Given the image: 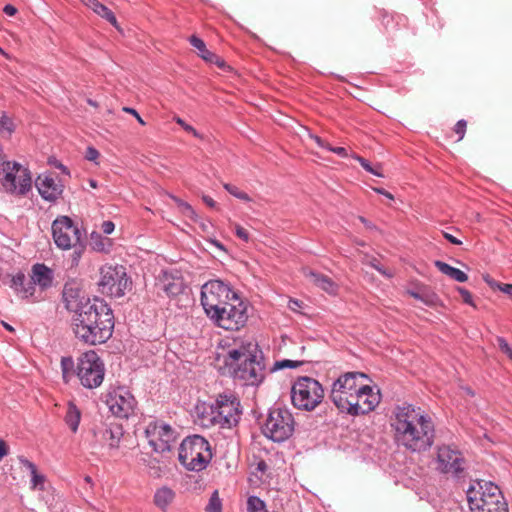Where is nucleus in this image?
<instances>
[{"label":"nucleus","instance_id":"obj_16","mask_svg":"<svg viewBox=\"0 0 512 512\" xmlns=\"http://www.w3.org/2000/svg\"><path fill=\"white\" fill-rule=\"evenodd\" d=\"M145 436L152 449L160 453L170 451L177 438L176 431L161 420L149 422L145 428Z\"/></svg>","mask_w":512,"mask_h":512},{"label":"nucleus","instance_id":"obj_34","mask_svg":"<svg viewBox=\"0 0 512 512\" xmlns=\"http://www.w3.org/2000/svg\"><path fill=\"white\" fill-rule=\"evenodd\" d=\"M74 367H75V365H74V360L72 359V357H62L61 369H62L63 378L66 382H68L70 377L73 375Z\"/></svg>","mask_w":512,"mask_h":512},{"label":"nucleus","instance_id":"obj_28","mask_svg":"<svg viewBox=\"0 0 512 512\" xmlns=\"http://www.w3.org/2000/svg\"><path fill=\"white\" fill-rule=\"evenodd\" d=\"M123 436L122 427L118 424H110L102 434L103 441L110 447H118L119 441Z\"/></svg>","mask_w":512,"mask_h":512},{"label":"nucleus","instance_id":"obj_42","mask_svg":"<svg viewBox=\"0 0 512 512\" xmlns=\"http://www.w3.org/2000/svg\"><path fill=\"white\" fill-rule=\"evenodd\" d=\"M174 200L177 203V205L180 208V211L182 212L183 215H185L186 217H189L190 219H195L196 214L190 204H188L187 202H184L183 200L178 199V198H174Z\"/></svg>","mask_w":512,"mask_h":512},{"label":"nucleus","instance_id":"obj_27","mask_svg":"<svg viewBox=\"0 0 512 512\" xmlns=\"http://www.w3.org/2000/svg\"><path fill=\"white\" fill-rule=\"evenodd\" d=\"M434 265L437 267V269L441 273H443L444 275H447L448 277H450L451 279H453L457 282L463 283L468 280V276L465 272L461 271L458 268L452 267L443 261L436 260L434 262Z\"/></svg>","mask_w":512,"mask_h":512},{"label":"nucleus","instance_id":"obj_1","mask_svg":"<svg viewBox=\"0 0 512 512\" xmlns=\"http://www.w3.org/2000/svg\"><path fill=\"white\" fill-rule=\"evenodd\" d=\"M62 298L65 308L71 313V327L77 339L96 345L112 336L114 316L103 300L87 297L75 281L64 285Z\"/></svg>","mask_w":512,"mask_h":512},{"label":"nucleus","instance_id":"obj_63","mask_svg":"<svg viewBox=\"0 0 512 512\" xmlns=\"http://www.w3.org/2000/svg\"><path fill=\"white\" fill-rule=\"evenodd\" d=\"M498 287L504 293H508V294L512 293V284L498 285Z\"/></svg>","mask_w":512,"mask_h":512},{"label":"nucleus","instance_id":"obj_50","mask_svg":"<svg viewBox=\"0 0 512 512\" xmlns=\"http://www.w3.org/2000/svg\"><path fill=\"white\" fill-rule=\"evenodd\" d=\"M114 229L115 224L110 220L104 221L101 225V230L106 235L111 234L114 231Z\"/></svg>","mask_w":512,"mask_h":512},{"label":"nucleus","instance_id":"obj_5","mask_svg":"<svg viewBox=\"0 0 512 512\" xmlns=\"http://www.w3.org/2000/svg\"><path fill=\"white\" fill-rule=\"evenodd\" d=\"M240 416V401L233 393L219 394L209 410L203 412L204 421L228 429L238 424Z\"/></svg>","mask_w":512,"mask_h":512},{"label":"nucleus","instance_id":"obj_2","mask_svg":"<svg viewBox=\"0 0 512 512\" xmlns=\"http://www.w3.org/2000/svg\"><path fill=\"white\" fill-rule=\"evenodd\" d=\"M390 425L396 444L412 453L429 450L435 440L432 418L420 407L410 403L396 405Z\"/></svg>","mask_w":512,"mask_h":512},{"label":"nucleus","instance_id":"obj_57","mask_svg":"<svg viewBox=\"0 0 512 512\" xmlns=\"http://www.w3.org/2000/svg\"><path fill=\"white\" fill-rule=\"evenodd\" d=\"M3 12L8 16H14L17 13V9L13 5L7 4L3 8Z\"/></svg>","mask_w":512,"mask_h":512},{"label":"nucleus","instance_id":"obj_60","mask_svg":"<svg viewBox=\"0 0 512 512\" xmlns=\"http://www.w3.org/2000/svg\"><path fill=\"white\" fill-rule=\"evenodd\" d=\"M208 63H212L217 65L220 68H224L226 66L225 61L221 59L218 55L215 54V59L212 61H208Z\"/></svg>","mask_w":512,"mask_h":512},{"label":"nucleus","instance_id":"obj_30","mask_svg":"<svg viewBox=\"0 0 512 512\" xmlns=\"http://www.w3.org/2000/svg\"><path fill=\"white\" fill-rule=\"evenodd\" d=\"M81 420V411L73 402H69L64 416V421L69 429L76 433Z\"/></svg>","mask_w":512,"mask_h":512},{"label":"nucleus","instance_id":"obj_8","mask_svg":"<svg viewBox=\"0 0 512 512\" xmlns=\"http://www.w3.org/2000/svg\"><path fill=\"white\" fill-rule=\"evenodd\" d=\"M236 296L237 294L221 280H210L201 288V304L211 320Z\"/></svg>","mask_w":512,"mask_h":512},{"label":"nucleus","instance_id":"obj_44","mask_svg":"<svg viewBox=\"0 0 512 512\" xmlns=\"http://www.w3.org/2000/svg\"><path fill=\"white\" fill-rule=\"evenodd\" d=\"M354 158L360 163V165L363 167V169H365L367 172L369 173H372L378 177H383V174L375 169L374 167L371 166V164L369 163L368 160H366L365 158L361 157V156H354Z\"/></svg>","mask_w":512,"mask_h":512},{"label":"nucleus","instance_id":"obj_64","mask_svg":"<svg viewBox=\"0 0 512 512\" xmlns=\"http://www.w3.org/2000/svg\"><path fill=\"white\" fill-rule=\"evenodd\" d=\"M268 466L265 461H260L257 464V470L261 472H265L267 470Z\"/></svg>","mask_w":512,"mask_h":512},{"label":"nucleus","instance_id":"obj_18","mask_svg":"<svg viewBox=\"0 0 512 512\" xmlns=\"http://www.w3.org/2000/svg\"><path fill=\"white\" fill-rule=\"evenodd\" d=\"M105 403L116 417L128 418L134 411L136 401L128 390L119 387L106 394Z\"/></svg>","mask_w":512,"mask_h":512},{"label":"nucleus","instance_id":"obj_59","mask_svg":"<svg viewBox=\"0 0 512 512\" xmlns=\"http://www.w3.org/2000/svg\"><path fill=\"white\" fill-rule=\"evenodd\" d=\"M444 238L454 245H460L462 242L449 233H444Z\"/></svg>","mask_w":512,"mask_h":512},{"label":"nucleus","instance_id":"obj_49","mask_svg":"<svg viewBox=\"0 0 512 512\" xmlns=\"http://www.w3.org/2000/svg\"><path fill=\"white\" fill-rule=\"evenodd\" d=\"M497 343L500 348V350L508 355L511 353L512 348L509 346L508 342L503 337H497Z\"/></svg>","mask_w":512,"mask_h":512},{"label":"nucleus","instance_id":"obj_25","mask_svg":"<svg viewBox=\"0 0 512 512\" xmlns=\"http://www.w3.org/2000/svg\"><path fill=\"white\" fill-rule=\"evenodd\" d=\"M84 5L92 9L97 15L106 19L115 28L118 27V22L114 13L105 5L100 3L98 0H81Z\"/></svg>","mask_w":512,"mask_h":512},{"label":"nucleus","instance_id":"obj_26","mask_svg":"<svg viewBox=\"0 0 512 512\" xmlns=\"http://www.w3.org/2000/svg\"><path fill=\"white\" fill-rule=\"evenodd\" d=\"M89 246L96 252L109 253L112 247V240L102 236L99 232L93 231L90 234Z\"/></svg>","mask_w":512,"mask_h":512},{"label":"nucleus","instance_id":"obj_21","mask_svg":"<svg viewBox=\"0 0 512 512\" xmlns=\"http://www.w3.org/2000/svg\"><path fill=\"white\" fill-rule=\"evenodd\" d=\"M39 194L48 201H55L62 193V185L49 175H40L36 179Z\"/></svg>","mask_w":512,"mask_h":512},{"label":"nucleus","instance_id":"obj_19","mask_svg":"<svg viewBox=\"0 0 512 512\" xmlns=\"http://www.w3.org/2000/svg\"><path fill=\"white\" fill-rule=\"evenodd\" d=\"M438 469L442 473L459 477L463 472L464 459L461 453L449 446H441L437 453Z\"/></svg>","mask_w":512,"mask_h":512},{"label":"nucleus","instance_id":"obj_38","mask_svg":"<svg viewBox=\"0 0 512 512\" xmlns=\"http://www.w3.org/2000/svg\"><path fill=\"white\" fill-rule=\"evenodd\" d=\"M224 188L225 190L230 193L231 195H233L234 197L240 199V200H243V201H251V198L249 197V195L243 191H240L235 185H232V184H224Z\"/></svg>","mask_w":512,"mask_h":512},{"label":"nucleus","instance_id":"obj_51","mask_svg":"<svg viewBox=\"0 0 512 512\" xmlns=\"http://www.w3.org/2000/svg\"><path fill=\"white\" fill-rule=\"evenodd\" d=\"M99 152L94 147H88L85 153V158L89 161H95L99 157Z\"/></svg>","mask_w":512,"mask_h":512},{"label":"nucleus","instance_id":"obj_29","mask_svg":"<svg viewBox=\"0 0 512 512\" xmlns=\"http://www.w3.org/2000/svg\"><path fill=\"white\" fill-rule=\"evenodd\" d=\"M174 498L175 492L171 488L164 486L155 492L154 503L162 511H166Z\"/></svg>","mask_w":512,"mask_h":512},{"label":"nucleus","instance_id":"obj_6","mask_svg":"<svg viewBox=\"0 0 512 512\" xmlns=\"http://www.w3.org/2000/svg\"><path fill=\"white\" fill-rule=\"evenodd\" d=\"M179 462L190 471H202L212 459L209 442L201 435L185 438L179 448Z\"/></svg>","mask_w":512,"mask_h":512},{"label":"nucleus","instance_id":"obj_14","mask_svg":"<svg viewBox=\"0 0 512 512\" xmlns=\"http://www.w3.org/2000/svg\"><path fill=\"white\" fill-rule=\"evenodd\" d=\"M99 288L102 294L119 298L125 294L128 286L126 269L122 265H104L100 269Z\"/></svg>","mask_w":512,"mask_h":512},{"label":"nucleus","instance_id":"obj_41","mask_svg":"<svg viewBox=\"0 0 512 512\" xmlns=\"http://www.w3.org/2000/svg\"><path fill=\"white\" fill-rule=\"evenodd\" d=\"M174 200L177 203V205L180 208V211L182 212L183 215H185L186 217H189L190 219H195L196 214L190 204H188L187 202H184L183 200L178 199V198H174Z\"/></svg>","mask_w":512,"mask_h":512},{"label":"nucleus","instance_id":"obj_20","mask_svg":"<svg viewBox=\"0 0 512 512\" xmlns=\"http://www.w3.org/2000/svg\"><path fill=\"white\" fill-rule=\"evenodd\" d=\"M156 286L168 297H174L183 292L184 281L179 271L164 270L157 278Z\"/></svg>","mask_w":512,"mask_h":512},{"label":"nucleus","instance_id":"obj_55","mask_svg":"<svg viewBox=\"0 0 512 512\" xmlns=\"http://www.w3.org/2000/svg\"><path fill=\"white\" fill-rule=\"evenodd\" d=\"M288 307L294 312H297L302 307V302L297 299H290Z\"/></svg>","mask_w":512,"mask_h":512},{"label":"nucleus","instance_id":"obj_46","mask_svg":"<svg viewBox=\"0 0 512 512\" xmlns=\"http://www.w3.org/2000/svg\"><path fill=\"white\" fill-rule=\"evenodd\" d=\"M35 285L36 284L32 280H30L28 283H26L24 288L19 293L21 295V297L28 298L30 296H33V294L35 292Z\"/></svg>","mask_w":512,"mask_h":512},{"label":"nucleus","instance_id":"obj_12","mask_svg":"<svg viewBox=\"0 0 512 512\" xmlns=\"http://www.w3.org/2000/svg\"><path fill=\"white\" fill-rule=\"evenodd\" d=\"M366 379L367 375L362 372H347L339 376L332 384L330 399L335 406L345 412L351 398L354 397L360 385L358 379Z\"/></svg>","mask_w":512,"mask_h":512},{"label":"nucleus","instance_id":"obj_35","mask_svg":"<svg viewBox=\"0 0 512 512\" xmlns=\"http://www.w3.org/2000/svg\"><path fill=\"white\" fill-rule=\"evenodd\" d=\"M303 364H304V361L284 359V360L276 361L270 371L275 372V371L286 369V368L294 369V368L300 367Z\"/></svg>","mask_w":512,"mask_h":512},{"label":"nucleus","instance_id":"obj_23","mask_svg":"<svg viewBox=\"0 0 512 512\" xmlns=\"http://www.w3.org/2000/svg\"><path fill=\"white\" fill-rule=\"evenodd\" d=\"M407 293L427 306L434 307L440 302L438 295L426 285H419L415 289L408 290Z\"/></svg>","mask_w":512,"mask_h":512},{"label":"nucleus","instance_id":"obj_45","mask_svg":"<svg viewBox=\"0 0 512 512\" xmlns=\"http://www.w3.org/2000/svg\"><path fill=\"white\" fill-rule=\"evenodd\" d=\"M457 291L461 295L462 300H463V302L465 304H468V305H470L472 307H476V305L474 303V300H473V297H472L471 293L467 289H465L463 287H458Z\"/></svg>","mask_w":512,"mask_h":512},{"label":"nucleus","instance_id":"obj_52","mask_svg":"<svg viewBox=\"0 0 512 512\" xmlns=\"http://www.w3.org/2000/svg\"><path fill=\"white\" fill-rule=\"evenodd\" d=\"M123 111H124V112H126V113H129V114L133 115V118H136V119H137V121H138L141 125H145L144 120L142 119V117L138 114V112H137L134 108L124 107V108H123Z\"/></svg>","mask_w":512,"mask_h":512},{"label":"nucleus","instance_id":"obj_17","mask_svg":"<svg viewBox=\"0 0 512 512\" xmlns=\"http://www.w3.org/2000/svg\"><path fill=\"white\" fill-rule=\"evenodd\" d=\"M379 403V392H374L369 385L361 384L345 412L352 416L364 415L373 411Z\"/></svg>","mask_w":512,"mask_h":512},{"label":"nucleus","instance_id":"obj_48","mask_svg":"<svg viewBox=\"0 0 512 512\" xmlns=\"http://www.w3.org/2000/svg\"><path fill=\"white\" fill-rule=\"evenodd\" d=\"M235 234L238 238H240L244 242H248L250 239L248 231L245 228H243L242 226H240L239 224L235 225Z\"/></svg>","mask_w":512,"mask_h":512},{"label":"nucleus","instance_id":"obj_7","mask_svg":"<svg viewBox=\"0 0 512 512\" xmlns=\"http://www.w3.org/2000/svg\"><path fill=\"white\" fill-rule=\"evenodd\" d=\"M323 398L324 389L314 378L302 376L292 385V404L299 410L312 411L322 402Z\"/></svg>","mask_w":512,"mask_h":512},{"label":"nucleus","instance_id":"obj_43","mask_svg":"<svg viewBox=\"0 0 512 512\" xmlns=\"http://www.w3.org/2000/svg\"><path fill=\"white\" fill-rule=\"evenodd\" d=\"M26 285V277L23 273H17L11 280V287L19 294Z\"/></svg>","mask_w":512,"mask_h":512},{"label":"nucleus","instance_id":"obj_54","mask_svg":"<svg viewBox=\"0 0 512 512\" xmlns=\"http://www.w3.org/2000/svg\"><path fill=\"white\" fill-rule=\"evenodd\" d=\"M9 453V447L7 443L0 438V461L7 456Z\"/></svg>","mask_w":512,"mask_h":512},{"label":"nucleus","instance_id":"obj_32","mask_svg":"<svg viewBox=\"0 0 512 512\" xmlns=\"http://www.w3.org/2000/svg\"><path fill=\"white\" fill-rule=\"evenodd\" d=\"M20 463L24 465L31 473L32 479V485L34 488L38 487L39 485L43 484L44 482V476L38 474L37 467L34 463L29 461L26 458H20Z\"/></svg>","mask_w":512,"mask_h":512},{"label":"nucleus","instance_id":"obj_31","mask_svg":"<svg viewBox=\"0 0 512 512\" xmlns=\"http://www.w3.org/2000/svg\"><path fill=\"white\" fill-rule=\"evenodd\" d=\"M189 43L198 50L199 56L206 62L212 61L215 59V53L209 51L206 47V44L199 37L192 35L189 38Z\"/></svg>","mask_w":512,"mask_h":512},{"label":"nucleus","instance_id":"obj_39","mask_svg":"<svg viewBox=\"0 0 512 512\" xmlns=\"http://www.w3.org/2000/svg\"><path fill=\"white\" fill-rule=\"evenodd\" d=\"M174 200L177 203V205L180 208V211L182 212L183 215H185L186 217H189L190 219H195L196 214L190 204H188L187 202H184L183 200L178 199V198H174Z\"/></svg>","mask_w":512,"mask_h":512},{"label":"nucleus","instance_id":"obj_47","mask_svg":"<svg viewBox=\"0 0 512 512\" xmlns=\"http://www.w3.org/2000/svg\"><path fill=\"white\" fill-rule=\"evenodd\" d=\"M467 122L463 119L459 120L454 127V131L458 134V141L462 140L466 132Z\"/></svg>","mask_w":512,"mask_h":512},{"label":"nucleus","instance_id":"obj_53","mask_svg":"<svg viewBox=\"0 0 512 512\" xmlns=\"http://www.w3.org/2000/svg\"><path fill=\"white\" fill-rule=\"evenodd\" d=\"M328 150L343 158L348 156L347 150L344 147H333L329 145Z\"/></svg>","mask_w":512,"mask_h":512},{"label":"nucleus","instance_id":"obj_40","mask_svg":"<svg viewBox=\"0 0 512 512\" xmlns=\"http://www.w3.org/2000/svg\"><path fill=\"white\" fill-rule=\"evenodd\" d=\"M174 200L177 203V205L180 208V211L182 212L183 215H185L186 217H189L190 219H195L196 214L190 204H188L187 202H184L183 200L178 199V198H174Z\"/></svg>","mask_w":512,"mask_h":512},{"label":"nucleus","instance_id":"obj_37","mask_svg":"<svg viewBox=\"0 0 512 512\" xmlns=\"http://www.w3.org/2000/svg\"><path fill=\"white\" fill-rule=\"evenodd\" d=\"M14 131L13 121L6 115L0 118V133L3 136H9Z\"/></svg>","mask_w":512,"mask_h":512},{"label":"nucleus","instance_id":"obj_61","mask_svg":"<svg viewBox=\"0 0 512 512\" xmlns=\"http://www.w3.org/2000/svg\"><path fill=\"white\" fill-rule=\"evenodd\" d=\"M202 199L209 207L214 208L216 206V202L210 196L204 195Z\"/></svg>","mask_w":512,"mask_h":512},{"label":"nucleus","instance_id":"obj_36","mask_svg":"<svg viewBox=\"0 0 512 512\" xmlns=\"http://www.w3.org/2000/svg\"><path fill=\"white\" fill-rule=\"evenodd\" d=\"M205 510H206V512H221L222 511V503L219 498L217 490H215L212 493Z\"/></svg>","mask_w":512,"mask_h":512},{"label":"nucleus","instance_id":"obj_4","mask_svg":"<svg viewBox=\"0 0 512 512\" xmlns=\"http://www.w3.org/2000/svg\"><path fill=\"white\" fill-rule=\"evenodd\" d=\"M478 489L471 486L467 491V499L471 512H509L499 487L483 481L477 483Z\"/></svg>","mask_w":512,"mask_h":512},{"label":"nucleus","instance_id":"obj_10","mask_svg":"<svg viewBox=\"0 0 512 512\" xmlns=\"http://www.w3.org/2000/svg\"><path fill=\"white\" fill-rule=\"evenodd\" d=\"M52 237L56 246L62 250L80 247L78 255L83 248V233L80 227L68 216L57 217L51 226Z\"/></svg>","mask_w":512,"mask_h":512},{"label":"nucleus","instance_id":"obj_15","mask_svg":"<svg viewBox=\"0 0 512 512\" xmlns=\"http://www.w3.org/2000/svg\"><path fill=\"white\" fill-rule=\"evenodd\" d=\"M247 319V306L236 296L230 299L212 320L225 330H239L245 325Z\"/></svg>","mask_w":512,"mask_h":512},{"label":"nucleus","instance_id":"obj_24","mask_svg":"<svg viewBox=\"0 0 512 512\" xmlns=\"http://www.w3.org/2000/svg\"><path fill=\"white\" fill-rule=\"evenodd\" d=\"M31 280L42 289L49 288L53 282V272L46 265L37 263L32 267Z\"/></svg>","mask_w":512,"mask_h":512},{"label":"nucleus","instance_id":"obj_13","mask_svg":"<svg viewBox=\"0 0 512 512\" xmlns=\"http://www.w3.org/2000/svg\"><path fill=\"white\" fill-rule=\"evenodd\" d=\"M3 173L2 185L9 193L25 195L32 185V179L28 169L17 162L5 161L1 164Z\"/></svg>","mask_w":512,"mask_h":512},{"label":"nucleus","instance_id":"obj_33","mask_svg":"<svg viewBox=\"0 0 512 512\" xmlns=\"http://www.w3.org/2000/svg\"><path fill=\"white\" fill-rule=\"evenodd\" d=\"M247 512H268L265 502L257 496L247 499Z\"/></svg>","mask_w":512,"mask_h":512},{"label":"nucleus","instance_id":"obj_22","mask_svg":"<svg viewBox=\"0 0 512 512\" xmlns=\"http://www.w3.org/2000/svg\"><path fill=\"white\" fill-rule=\"evenodd\" d=\"M305 277L317 287L329 294H336L338 290L337 284L328 276L305 268L303 270Z\"/></svg>","mask_w":512,"mask_h":512},{"label":"nucleus","instance_id":"obj_3","mask_svg":"<svg viewBox=\"0 0 512 512\" xmlns=\"http://www.w3.org/2000/svg\"><path fill=\"white\" fill-rule=\"evenodd\" d=\"M224 364L228 374L244 386L258 387L265 379L264 355L254 341L243 342L230 349Z\"/></svg>","mask_w":512,"mask_h":512},{"label":"nucleus","instance_id":"obj_9","mask_svg":"<svg viewBox=\"0 0 512 512\" xmlns=\"http://www.w3.org/2000/svg\"><path fill=\"white\" fill-rule=\"evenodd\" d=\"M292 413L279 406L272 407L262 427L263 434L274 442L287 440L294 432Z\"/></svg>","mask_w":512,"mask_h":512},{"label":"nucleus","instance_id":"obj_62","mask_svg":"<svg viewBox=\"0 0 512 512\" xmlns=\"http://www.w3.org/2000/svg\"><path fill=\"white\" fill-rule=\"evenodd\" d=\"M374 191L379 194L384 195L385 197H387L390 200H393V195L390 192L384 190L383 188H374Z\"/></svg>","mask_w":512,"mask_h":512},{"label":"nucleus","instance_id":"obj_58","mask_svg":"<svg viewBox=\"0 0 512 512\" xmlns=\"http://www.w3.org/2000/svg\"><path fill=\"white\" fill-rule=\"evenodd\" d=\"M175 122L179 124L186 132H190V130H193V127L189 124H187L183 119L180 117L175 118Z\"/></svg>","mask_w":512,"mask_h":512},{"label":"nucleus","instance_id":"obj_11","mask_svg":"<svg viewBox=\"0 0 512 512\" xmlns=\"http://www.w3.org/2000/svg\"><path fill=\"white\" fill-rule=\"evenodd\" d=\"M76 374L86 388L93 389L102 384L105 368L95 351L85 352L78 358Z\"/></svg>","mask_w":512,"mask_h":512},{"label":"nucleus","instance_id":"obj_56","mask_svg":"<svg viewBox=\"0 0 512 512\" xmlns=\"http://www.w3.org/2000/svg\"><path fill=\"white\" fill-rule=\"evenodd\" d=\"M311 138L316 142V144L319 146V147H322V148H325L328 150V147H329V143H327L326 141H324L321 137L319 136H316V135H311Z\"/></svg>","mask_w":512,"mask_h":512}]
</instances>
